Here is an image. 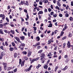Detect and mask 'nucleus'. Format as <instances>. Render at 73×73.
I'll return each mask as SVG.
<instances>
[{
	"mask_svg": "<svg viewBox=\"0 0 73 73\" xmlns=\"http://www.w3.org/2000/svg\"><path fill=\"white\" fill-rule=\"evenodd\" d=\"M45 55L44 54V53H43L41 54L40 56V57H41V60H42L44 57H45Z\"/></svg>",
	"mask_w": 73,
	"mask_h": 73,
	"instance_id": "nucleus-1",
	"label": "nucleus"
},
{
	"mask_svg": "<svg viewBox=\"0 0 73 73\" xmlns=\"http://www.w3.org/2000/svg\"><path fill=\"white\" fill-rule=\"evenodd\" d=\"M14 38L18 42H20V43H21V42L20 41V39L18 37L15 36Z\"/></svg>",
	"mask_w": 73,
	"mask_h": 73,
	"instance_id": "nucleus-2",
	"label": "nucleus"
},
{
	"mask_svg": "<svg viewBox=\"0 0 73 73\" xmlns=\"http://www.w3.org/2000/svg\"><path fill=\"white\" fill-rule=\"evenodd\" d=\"M39 58V57H37L35 59H33L32 61H31V63L32 64L33 62L34 61H37L38 60Z\"/></svg>",
	"mask_w": 73,
	"mask_h": 73,
	"instance_id": "nucleus-3",
	"label": "nucleus"
},
{
	"mask_svg": "<svg viewBox=\"0 0 73 73\" xmlns=\"http://www.w3.org/2000/svg\"><path fill=\"white\" fill-rule=\"evenodd\" d=\"M31 53H32V52L29 51H28V57H30L31 55Z\"/></svg>",
	"mask_w": 73,
	"mask_h": 73,
	"instance_id": "nucleus-4",
	"label": "nucleus"
},
{
	"mask_svg": "<svg viewBox=\"0 0 73 73\" xmlns=\"http://www.w3.org/2000/svg\"><path fill=\"white\" fill-rule=\"evenodd\" d=\"M20 38L21 40H24V39H25V36H20Z\"/></svg>",
	"mask_w": 73,
	"mask_h": 73,
	"instance_id": "nucleus-5",
	"label": "nucleus"
},
{
	"mask_svg": "<svg viewBox=\"0 0 73 73\" xmlns=\"http://www.w3.org/2000/svg\"><path fill=\"white\" fill-rule=\"evenodd\" d=\"M70 42L69 41H68V43L67 44V45H68V48H69L70 47Z\"/></svg>",
	"mask_w": 73,
	"mask_h": 73,
	"instance_id": "nucleus-6",
	"label": "nucleus"
},
{
	"mask_svg": "<svg viewBox=\"0 0 73 73\" xmlns=\"http://www.w3.org/2000/svg\"><path fill=\"white\" fill-rule=\"evenodd\" d=\"M4 69L5 70H6V69L7 68V63H4Z\"/></svg>",
	"mask_w": 73,
	"mask_h": 73,
	"instance_id": "nucleus-7",
	"label": "nucleus"
},
{
	"mask_svg": "<svg viewBox=\"0 0 73 73\" xmlns=\"http://www.w3.org/2000/svg\"><path fill=\"white\" fill-rule=\"evenodd\" d=\"M14 66L13 67V68H12V67H8L7 69V70H8V71H9V70H10L11 69H13V68H14Z\"/></svg>",
	"mask_w": 73,
	"mask_h": 73,
	"instance_id": "nucleus-8",
	"label": "nucleus"
},
{
	"mask_svg": "<svg viewBox=\"0 0 73 73\" xmlns=\"http://www.w3.org/2000/svg\"><path fill=\"white\" fill-rule=\"evenodd\" d=\"M5 52H1V55H2V56H5Z\"/></svg>",
	"mask_w": 73,
	"mask_h": 73,
	"instance_id": "nucleus-9",
	"label": "nucleus"
},
{
	"mask_svg": "<svg viewBox=\"0 0 73 73\" xmlns=\"http://www.w3.org/2000/svg\"><path fill=\"white\" fill-rule=\"evenodd\" d=\"M32 67V65H31L27 69V70L29 72L31 70V69Z\"/></svg>",
	"mask_w": 73,
	"mask_h": 73,
	"instance_id": "nucleus-10",
	"label": "nucleus"
},
{
	"mask_svg": "<svg viewBox=\"0 0 73 73\" xmlns=\"http://www.w3.org/2000/svg\"><path fill=\"white\" fill-rule=\"evenodd\" d=\"M24 62H25V61H23L21 63V66H24Z\"/></svg>",
	"mask_w": 73,
	"mask_h": 73,
	"instance_id": "nucleus-11",
	"label": "nucleus"
},
{
	"mask_svg": "<svg viewBox=\"0 0 73 73\" xmlns=\"http://www.w3.org/2000/svg\"><path fill=\"white\" fill-rule=\"evenodd\" d=\"M51 41H52V39H50L48 40V43L47 44L48 45H49V44H51Z\"/></svg>",
	"mask_w": 73,
	"mask_h": 73,
	"instance_id": "nucleus-12",
	"label": "nucleus"
},
{
	"mask_svg": "<svg viewBox=\"0 0 73 73\" xmlns=\"http://www.w3.org/2000/svg\"><path fill=\"white\" fill-rule=\"evenodd\" d=\"M24 4L25 5H27V6H28V5H29V4H28V1H26V3H25Z\"/></svg>",
	"mask_w": 73,
	"mask_h": 73,
	"instance_id": "nucleus-13",
	"label": "nucleus"
},
{
	"mask_svg": "<svg viewBox=\"0 0 73 73\" xmlns=\"http://www.w3.org/2000/svg\"><path fill=\"white\" fill-rule=\"evenodd\" d=\"M53 55L52 54H51V52H49L47 55L48 57H50V56H52Z\"/></svg>",
	"mask_w": 73,
	"mask_h": 73,
	"instance_id": "nucleus-14",
	"label": "nucleus"
},
{
	"mask_svg": "<svg viewBox=\"0 0 73 73\" xmlns=\"http://www.w3.org/2000/svg\"><path fill=\"white\" fill-rule=\"evenodd\" d=\"M38 15H40L41 14H43V12L42 11H40L38 13Z\"/></svg>",
	"mask_w": 73,
	"mask_h": 73,
	"instance_id": "nucleus-15",
	"label": "nucleus"
},
{
	"mask_svg": "<svg viewBox=\"0 0 73 73\" xmlns=\"http://www.w3.org/2000/svg\"><path fill=\"white\" fill-rule=\"evenodd\" d=\"M10 32L12 34L14 35L15 34V31L14 30H11Z\"/></svg>",
	"mask_w": 73,
	"mask_h": 73,
	"instance_id": "nucleus-16",
	"label": "nucleus"
},
{
	"mask_svg": "<svg viewBox=\"0 0 73 73\" xmlns=\"http://www.w3.org/2000/svg\"><path fill=\"white\" fill-rule=\"evenodd\" d=\"M36 40H37V41H38L40 40V38L39 37V36H38L36 38Z\"/></svg>",
	"mask_w": 73,
	"mask_h": 73,
	"instance_id": "nucleus-17",
	"label": "nucleus"
},
{
	"mask_svg": "<svg viewBox=\"0 0 73 73\" xmlns=\"http://www.w3.org/2000/svg\"><path fill=\"white\" fill-rule=\"evenodd\" d=\"M68 69V66H66L64 68L62 69V70H66Z\"/></svg>",
	"mask_w": 73,
	"mask_h": 73,
	"instance_id": "nucleus-18",
	"label": "nucleus"
},
{
	"mask_svg": "<svg viewBox=\"0 0 73 73\" xmlns=\"http://www.w3.org/2000/svg\"><path fill=\"white\" fill-rule=\"evenodd\" d=\"M25 3V1H21V4L22 5H23Z\"/></svg>",
	"mask_w": 73,
	"mask_h": 73,
	"instance_id": "nucleus-19",
	"label": "nucleus"
},
{
	"mask_svg": "<svg viewBox=\"0 0 73 73\" xmlns=\"http://www.w3.org/2000/svg\"><path fill=\"white\" fill-rule=\"evenodd\" d=\"M43 2L44 3H45L46 4L47 3H48V0H43Z\"/></svg>",
	"mask_w": 73,
	"mask_h": 73,
	"instance_id": "nucleus-20",
	"label": "nucleus"
},
{
	"mask_svg": "<svg viewBox=\"0 0 73 73\" xmlns=\"http://www.w3.org/2000/svg\"><path fill=\"white\" fill-rule=\"evenodd\" d=\"M48 66H46L44 65V66L43 67L45 69H48Z\"/></svg>",
	"mask_w": 73,
	"mask_h": 73,
	"instance_id": "nucleus-21",
	"label": "nucleus"
},
{
	"mask_svg": "<svg viewBox=\"0 0 73 73\" xmlns=\"http://www.w3.org/2000/svg\"><path fill=\"white\" fill-rule=\"evenodd\" d=\"M14 58H16L17 56V54L16 52H15L14 54Z\"/></svg>",
	"mask_w": 73,
	"mask_h": 73,
	"instance_id": "nucleus-22",
	"label": "nucleus"
},
{
	"mask_svg": "<svg viewBox=\"0 0 73 73\" xmlns=\"http://www.w3.org/2000/svg\"><path fill=\"white\" fill-rule=\"evenodd\" d=\"M48 27H52V24L50 23L48 26Z\"/></svg>",
	"mask_w": 73,
	"mask_h": 73,
	"instance_id": "nucleus-23",
	"label": "nucleus"
},
{
	"mask_svg": "<svg viewBox=\"0 0 73 73\" xmlns=\"http://www.w3.org/2000/svg\"><path fill=\"white\" fill-rule=\"evenodd\" d=\"M58 66H57L55 67V72L57 71V69H58Z\"/></svg>",
	"mask_w": 73,
	"mask_h": 73,
	"instance_id": "nucleus-24",
	"label": "nucleus"
},
{
	"mask_svg": "<svg viewBox=\"0 0 73 73\" xmlns=\"http://www.w3.org/2000/svg\"><path fill=\"white\" fill-rule=\"evenodd\" d=\"M69 20H70V21H73V17H70Z\"/></svg>",
	"mask_w": 73,
	"mask_h": 73,
	"instance_id": "nucleus-25",
	"label": "nucleus"
},
{
	"mask_svg": "<svg viewBox=\"0 0 73 73\" xmlns=\"http://www.w3.org/2000/svg\"><path fill=\"white\" fill-rule=\"evenodd\" d=\"M14 49H13V48L12 47H11L9 48V50H10V51H13V50Z\"/></svg>",
	"mask_w": 73,
	"mask_h": 73,
	"instance_id": "nucleus-26",
	"label": "nucleus"
},
{
	"mask_svg": "<svg viewBox=\"0 0 73 73\" xmlns=\"http://www.w3.org/2000/svg\"><path fill=\"white\" fill-rule=\"evenodd\" d=\"M72 36V34L70 33H69V35H68L69 37H70Z\"/></svg>",
	"mask_w": 73,
	"mask_h": 73,
	"instance_id": "nucleus-27",
	"label": "nucleus"
},
{
	"mask_svg": "<svg viewBox=\"0 0 73 73\" xmlns=\"http://www.w3.org/2000/svg\"><path fill=\"white\" fill-rule=\"evenodd\" d=\"M22 53L23 54H27V52L26 51H23L22 52Z\"/></svg>",
	"mask_w": 73,
	"mask_h": 73,
	"instance_id": "nucleus-28",
	"label": "nucleus"
},
{
	"mask_svg": "<svg viewBox=\"0 0 73 73\" xmlns=\"http://www.w3.org/2000/svg\"><path fill=\"white\" fill-rule=\"evenodd\" d=\"M40 66H41V65L38 64V66H36V68L37 69H38V68H39Z\"/></svg>",
	"mask_w": 73,
	"mask_h": 73,
	"instance_id": "nucleus-29",
	"label": "nucleus"
},
{
	"mask_svg": "<svg viewBox=\"0 0 73 73\" xmlns=\"http://www.w3.org/2000/svg\"><path fill=\"white\" fill-rule=\"evenodd\" d=\"M58 5V6H59V7H60L61 6V4H60V3L59 2V1H58V3L57 4Z\"/></svg>",
	"mask_w": 73,
	"mask_h": 73,
	"instance_id": "nucleus-30",
	"label": "nucleus"
},
{
	"mask_svg": "<svg viewBox=\"0 0 73 73\" xmlns=\"http://www.w3.org/2000/svg\"><path fill=\"white\" fill-rule=\"evenodd\" d=\"M65 16L66 17H69V14L68 13L67 14H66L65 15Z\"/></svg>",
	"mask_w": 73,
	"mask_h": 73,
	"instance_id": "nucleus-31",
	"label": "nucleus"
},
{
	"mask_svg": "<svg viewBox=\"0 0 73 73\" xmlns=\"http://www.w3.org/2000/svg\"><path fill=\"white\" fill-rule=\"evenodd\" d=\"M58 47L57 46H56L54 48V50H57V49Z\"/></svg>",
	"mask_w": 73,
	"mask_h": 73,
	"instance_id": "nucleus-32",
	"label": "nucleus"
},
{
	"mask_svg": "<svg viewBox=\"0 0 73 73\" xmlns=\"http://www.w3.org/2000/svg\"><path fill=\"white\" fill-rule=\"evenodd\" d=\"M64 31H62L61 32L60 36H62V35H64Z\"/></svg>",
	"mask_w": 73,
	"mask_h": 73,
	"instance_id": "nucleus-33",
	"label": "nucleus"
},
{
	"mask_svg": "<svg viewBox=\"0 0 73 73\" xmlns=\"http://www.w3.org/2000/svg\"><path fill=\"white\" fill-rule=\"evenodd\" d=\"M3 26H5L6 25H8V24H9V23H6L3 24Z\"/></svg>",
	"mask_w": 73,
	"mask_h": 73,
	"instance_id": "nucleus-34",
	"label": "nucleus"
},
{
	"mask_svg": "<svg viewBox=\"0 0 73 73\" xmlns=\"http://www.w3.org/2000/svg\"><path fill=\"white\" fill-rule=\"evenodd\" d=\"M42 52V50H41L38 51V53H41Z\"/></svg>",
	"mask_w": 73,
	"mask_h": 73,
	"instance_id": "nucleus-35",
	"label": "nucleus"
},
{
	"mask_svg": "<svg viewBox=\"0 0 73 73\" xmlns=\"http://www.w3.org/2000/svg\"><path fill=\"white\" fill-rule=\"evenodd\" d=\"M25 29V27H22L21 29V31L22 32H23L24 31V30Z\"/></svg>",
	"mask_w": 73,
	"mask_h": 73,
	"instance_id": "nucleus-36",
	"label": "nucleus"
},
{
	"mask_svg": "<svg viewBox=\"0 0 73 73\" xmlns=\"http://www.w3.org/2000/svg\"><path fill=\"white\" fill-rule=\"evenodd\" d=\"M0 33H1L2 35H3L4 34V33H3V31H2L1 30V29L0 30Z\"/></svg>",
	"mask_w": 73,
	"mask_h": 73,
	"instance_id": "nucleus-37",
	"label": "nucleus"
},
{
	"mask_svg": "<svg viewBox=\"0 0 73 73\" xmlns=\"http://www.w3.org/2000/svg\"><path fill=\"white\" fill-rule=\"evenodd\" d=\"M4 40L3 39V38H0V41L3 42V41H4Z\"/></svg>",
	"mask_w": 73,
	"mask_h": 73,
	"instance_id": "nucleus-38",
	"label": "nucleus"
},
{
	"mask_svg": "<svg viewBox=\"0 0 73 73\" xmlns=\"http://www.w3.org/2000/svg\"><path fill=\"white\" fill-rule=\"evenodd\" d=\"M5 44L6 46H8V45L7 41H6L5 42Z\"/></svg>",
	"mask_w": 73,
	"mask_h": 73,
	"instance_id": "nucleus-39",
	"label": "nucleus"
},
{
	"mask_svg": "<svg viewBox=\"0 0 73 73\" xmlns=\"http://www.w3.org/2000/svg\"><path fill=\"white\" fill-rule=\"evenodd\" d=\"M33 28H34V31H36L37 30V27H33Z\"/></svg>",
	"mask_w": 73,
	"mask_h": 73,
	"instance_id": "nucleus-40",
	"label": "nucleus"
},
{
	"mask_svg": "<svg viewBox=\"0 0 73 73\" xmlns=\"http://www.w3.org/2000/svg\"><path fill=\"white\" fill-rule=\"evenodd\" d=\"M20 19H21L22 21L23 22L24 21V20L22 17H21Z\"/></svg>",
	"mask_w": 73,
	"mask_h": 73,
	"instance_id": "nucleus-41",
	"label": "nucleus"
},
{
	"mask_svg": "<svg viewBox=\"0 0 73 73\" xmlns=\"http://www.w3.org/2000/svg\"><path fill=\"white\" fill-rule=\"evenodd\" d=\"M3 26H4L3 24V25L1 24H0V28H2V27H3Z\"/></svg>",
	"mask_w": 73,
	"mask_h": 73,
	"instance_id": "nucleus-42",
	"label": "nucleus"
},
{
	"mask_svg": "<svg viewBox=\"0 0 73 73\" xmlns=\"http://www.w3.org/2000/svg\"><path fill=\"white\" fill-rule=\"evenodd\" d=\"M6 20H7V22H9V19L8 18V17H7L6 18Z\"/></svg>",
	"mask_w": 73,
	"mask_h": 73,
	"instance_id": "nucleus-43",
	"label": "nucleus"
},
{
	"mask_svg": "<svg viewBox=\"0 0 73 73\" xmlns=\"http://www.w3.org/2000/svg\"><path fill=\"white\" fill-rule=\"evenodd\" d=\"M36 46H37V45H40V42H37L36 43Z\"/></svg>",
	"mask_w": 73,
	"mask_h": 73,
	"instance_id": "nucleus-44",
	"label": "nucleus"
},
{
	"mask_svg": "<svg viewBox=\"0 0 73 73\" xmlns=\"http://www.w3.org/2000/svg\"><path fill=\"white\" fill-rule=\"evenodd\" d=\"M21 46H25V44L24 43H21Z\"/></svg>",
	"mask_w": 73,
	"mask_h": 73,
	"instance_id": "nucleus-45",
	"label": "nucleus"
},
{
	"mask_svg": "<svg viewBox=\"0 0 73 73\" xmlns=\"http://www.w3.org/2000/svg\"><path fill=\"white\" fill-rule=\"evenodd\" d=\"M56 9H58V10H60V8L58 7V6H57L56 7Z\"/></svg>",
	"mask_w": 73,
	"mask_h": 73,
	"instance_id": "nucleus-46",
	"label": "nucleus"
},
{
	"mask_svg": "<svg viewBox=\"0 0 73 73\" xmlns=\"http://www.w3.org/2000/svg\"><path fill=\"white\" fill-rule=\"evenodd\" d=\"M65 46H66V44L65 43H64L63 44V48H65Z\"/></svg>",
	"mask_w": 73,
	"mask_h": 73,
	"instance_id": "nucleus-47",
	"label": "nucleus"
},
{
	"mask_svg": "<svg viewBox=\"0 0 73 73\" xmlns=\"http://www.w3.org/2000/svg\"><path fill=\"white\" fill-rule=\"evenodd\" d=\"M53 57H54V58H57V55H56V54L54 55L53 56Z\"/></svg>",
	"mask_w": 73,
	"mask_h": 73,
	"instance_id": "nucleus-48",
	"label": "nucleus"
},
{
	"mask_svg": "<svg viewBox=\"0 0 73 73\" xmlns=\"http://www.w3.org/2000/svg\"><path fill=\"white\" fill-rule=\"evenodd\" d=\"M59 16L60 17H62V15L61 14H59Z\"/></svg>",
	"mask_w": 73,
	"mask_h": 73,
	"instance_id": "nucleus-49",
	"label": "nucleus"
},
{
	"mask_svg": "<svg viewBox=\"0 0 73 73\" xmlns=\"http://www.w3.org/2000/svg\"><path fill=\"white\" fill-rule=\"evenodd\" d=\"M23 33L24 35H25V36H27V33L25 32H23Z\"/></svg>",
	"mask_w": 73,
	"mask_h": 73,
	"instance_id": "nucleus-50",
	"label": "nucleus"
},
{
	"mask_svg": "<svg viewBox=\"0 0 73 73\" xmlns=\"http://www.w3.org/2000/svg\"><path fill=\"white\" fill-rule=\"evenodd\" d=\"M28 35L29 37H30L31 36V34H30V33L28 32Z\"/></svg>",
	"mask_w": 73,
	"mask_h": 73,
	"instance_id": "nucleus-51",
	"label": "nucleus"
},
{
	"mask_svg": "<svg viewBox=\"0 0 73 73\" xmlns=\"http://www.w3.org/2000/svg\"><path fill=\"white\" fill-rule=\"evenodd\" d=\"M66 37L64 36L62 38V40H65V39H66Z\"/></svg>",
	"mask_w": 73,
	"mask_h": 73,
	"instance_id": "nucleus-52",
	"label": "nucleus"
},
{
	"mask_svg": "<svg viewBox=\"0 0 73 73\" xmlns=\"http://www.w3.org/2000/svg\"><path fill=\"white\" fill-rule=\"evenodd\" d=\"M64 58H68V55H65L64 56Z\"/></svg>",
	"mask_w": 73,
	"mask_h": 73,
	"instance_id": "nucleus-53",
	"label": "nucleus"
},
{
	"mask_svg": "<svg viewBox=\"0 0 73 73\" xmlns=\"http://www.w3.org/2000/svg\"><path fill=\"white\" fill-rule=\"evenodd\" d=\"M14 73L16 72H17V68H15V70H14Z\"/></svg>",
	"mask_w": 73,
	"mask_h": 73,
	"instance_id": "nucleus-54",
	"label": "nucleus"
},
{
	"mask_svg": "<svg viewBox=\"0 0 73 73\" xmlns=\"http://www.w3.org/2000/svg\"><path fill=\"white\" fill-rule=\"evenodd\" d=\"M25 59L26 60H28V58L27 57L25 56Z\"/></svg>",
	"mask_w": 73,
	"mask_h": 73,
	"instance_id": "nucleus-55",
	"label": "nucleus"
},
{
	"mask_svg": "<svg viewBox=\"0 0 73 73\" xmlns=\"http://www.w3.org/2000/svg\"><path fill=\"white\" fill-rule=\"evenodd\" d=\"M41 60V62L42 63H44V62L45 61H44V60H43V59L42 60Z\"/></svg>",
	"mask_w": 73,
	"mask_h": 73,
	"instance_id": "nucleus-56",
	"label": "nucleus"
},
{
	"mask_svg": "<svg viewBox=\"0 0 73 73\" xmlns=\"http://www.w3.org/2000/svg\"><path fill=\"white\" fill-rule=\"evenodd\" d=\"M25 23L26 25H29V23L28 22H25Z\"/></svg>",
	"mask_w": 73,
	"mask_h": 73,
	"instance_id": "nucleus-57",
	"label": "nucleus"
},
{
	"mask_svg": "<svg viewBox=\"0 0 73 73\" xmlns=\"http://www.w3.org/2000/svg\"><path fill=\"white\" fill-rule=\"evenodd\" d=\"M71 6H73V1H71Z\"/></svg>",
	"mask_w": 73,
	"mask_h": 73,
	"instance_id": "nucleus-58",
	"label": "nucleus"
},
{
	"mask_svg": "<svg viewBox=\"0 0 73 73\" xmlns=\"http://www.w3.org/2000/svg\"><path fill=\"white\" fill-rule=\"evenodd\" d=\"M40 48H41V46H37L38 49H39Z\"/></svg>",
	"mask_w": 73,
	"mask_h": 73,
	"instance_id": "nucleus-59",
	"label": "nucleus"
},
{
	"mask_svg": "<svg viewBox=\"0 0 73 73\" xmlns=\"http://www.w3.org/2000/svg\"><path fill=\"white\" fill-rule=\"evenodd\" d=\"M33 5L34 7H36L37 6V3H36L35 4H34Z\"/></svg>",
	"mask_w": 73,
	"mask_h": 73,
	"instance_id": "nucleus-60",
	"label": "nucleus"
},
{
	"mask_svg": "<svg viewBox=\"0 0 73 73\" xmlns=\"http://www.w3.org/2000/svg\"><path fill=\"white\" fill-rule=\"evenodd\" d=\"M39 4H40V5H42V2L40 1Z\"/></svg>",
	"mask_w": 73,
	"mask_h": 73,
	"instance_id": "nucleus-61",
	"label": "nucleus"
},
{
	"mask_svg": "<svg viewBox=\"0 0 73 73\" xmlns=\"http://www.w3.org/2000/svg\"><path fill=\"white\" fill-rule=\"evenodd\" d=\"M4 15H3L2 14H1L0 15V17H4Z\"/></svg>",
	"mask_w": 73,
	"mask_h": 73,
	"instance_id": "nucleus-62",
	"label": "nucleus"
},
{
	"mask_svg": "<svg viewBox=\"0 0 73 73\" xmlns=\"http://www.w3.org/2000/svg\"><path fill=\"white\" fill-rule=\"evenodd\" d=\"M24 12L26 13H27V9H24Z\"/></svg>",
	"mask_w": 73,
	"mask_h": 73,
	"instance_id": "nucleus-63",
	"label": "nucleus"
},
{
	"mask_svg": "<svg viewBox=\"0 0 73 73\" xmlns=\"http://www.w3.org/2000/svg\"><path fill=\"white\" fill-rule=\"evenodd\" d=\"M8 73H13V72L12 71H8Z\"/></svg>",
	"mask_w": 73,
	"mask_h": 73,
	"instance_id": "nucleus-64",
	"label": "nucleus"
}]
</instances>
